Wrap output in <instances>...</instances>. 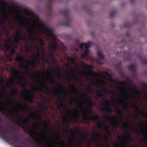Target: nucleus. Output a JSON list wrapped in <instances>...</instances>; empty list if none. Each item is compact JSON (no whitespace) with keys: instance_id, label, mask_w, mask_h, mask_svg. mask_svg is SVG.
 <instances>
[{"instance_id":"obj_1","label":"nucleus","mask_w":147,"mask_h":147,"mask_svg":"<svg viewBox=\"0 0 147 147\" xmlns=\"http://www.w3.org/2000/svg\"><path fill=\"white\" fill-rule=\"evenodd\" d=\"M85 63L83 61V78L86 76V78H88L89 80H91L94 79L95 78H97L99 76V75L96 73L94 72L91 70L94 68V66L92 65H87L86 66V67L88 69V71L86 74L85 75L84 72V68L85 67ZM85 81L83 79V123H84L85 120L84 117V83Z\"/></svg>"},{"instance_id":"obj_2","label":"nucleus","mask_w":147,"mask_h":147,"mask_svg":"<svg viewBox=\"0 0 147 147\" xmlns=\"http://www.w3.org/2000/svg\"><path fill=\"white\" fill-rule=\"evenodd\" d=\"M39 28L43 32L44 34H46L50 38H54V40L51 41L52 44L50 45V49L54 51L57 50L58 49V46L56 38H55V35L53 33V30L43 25L40 26L39 27Z\"/></svg>"},{"instance_id":"obj_3","label":"nucleus","mask_w":147,"mask_h":147,"mask_svg":"<svg viewBox=\"0 0 147 147\" xmlns=\"http://www.w3.org/2000/svg\"><path fill=\"white\" fill-rule=\"evenodd\" d=\"M43 88L47 89L49 92L52 93L54 96H59L60 97H61V96L59 95V94L67 93L66 91L63 90H59L57 91H55L52 89L48 88L46 84H44L43 87L40 86H37L34 87H33V88L35 90V91L42 92H43L44 91Z\"/></svg>"},{"instance_id":"obj_4","label":"nucleus","mask_w":147,"mask_h":147,"mask_svg":"<svg viewBox=\"0 0 147 147\" xmlns=\"http://www.w3.org/2000/svg\"><path fill=\"white\" fill-rule=\"evenodd\" d=\"M103 106L106 107L102 109L101 113L102 114H103L104 116L106 117V119L108 121L110 122L111 121L110 117L105 114L106 112L110 113L112 112L111 109L109 106L110 102L109 100H106L105 98H103Z\"/></svg>"},{"instance_id":"obj_5","label":"nucleus","mask_w":147,"mask_h":147,"mask_svg":"<svg viewBox=\"0 0 147 147\" xmlns=\"http://www.w3.org/2000/svg\"><path fill=\"white\" fill-rule=\"evenodd\" d=\"M33 57L34 60L32 61L30 60H28L25 59L22 55L18 56L15 60L17 62L21 63H22L23 61L26 62H30L33 68H35L38 65V63L36 62V60L39 58V55H37L35 56H33Z\"/></svg>"},{"instance_id":"obj_6","label":"nucleus","mask_w":147,"mask_h":147,"mask_svg":"<svg viewBox=\"0 0 147 147\" xmlns=\"http://www.w3.org/2000/svg\"><path fill=\"white\" fill-rule=\"evenodd\" d=\"M68 116H72L75 118H78L79 116V111L77 109H75L74 111H67L66 115L63 117L62 119L64 122L68 125L69 123L68 118Z\"/></svg>"},{"instance_id":"obj_7","label":"nucleus","mask_w":147,"mask_h":147,"mask_svg":"<svg viewBox=\"0 0 147 147\" xmlns=\"http://www.w3.org/2000/svg\"><path fill=\"white\" fill-rule=\"evenodd\" d=\"M93 44V43L91 42H88V43L83 42V47H85V50H83V59L86 58L87 60L92 61L93 60V57L89 54V51L88 49L89 47Z\"/></svg>"},{"instance_id":"obj_8","label":"nucleus","mask_w":147,"mask_h":147,"mask_svg":"<svg viewBox=\"0 0 147 147\" xmlns=\"http://www.w3.org/2000/svg\"><path fill=\"white\" fill-rule=\"evenodd\" d=\"M60 12L64 16L65 21L63 24L66 27L70 26L71 22V19L69 16V11L68 9L60 10Z\"/></svg>"},{"instance_id":"obj_9","label":"nucleus","mask_w":147,"mask_h":147,"mask_svg":"<svg viewBox=\"0 0 147 147\" xmlns=\"http://www.w3.org/2000/svg\"><path fill=\"white\" fill-rule=\"evenodd\" d=\"M100 91H98L96 93L97 96L98 97H101L104 96L103 93H102L101 92H103L105 93L108 94H112L114 95H116V93L113 91H109L106 89L104 88L101 87V88L100 90Z\"/></svg>"},{"instance_id":"obj_10","label":"nucleus","mask_w":147,"mask_h":147,"mask_svg":"<svg viewBox=\"0 0 147 147\" xmlns=\"http://www.w3.org/2000/svg\"><path fill=\"white\" fill-rule=\"evenodd\" d=\"M16 34H17V36L15 38V41L17 43H18L20 40H24L26 38V35L22 36L21 35L20 32L18 31H17L16 32Z\"/></svg>"},{"instance_id":"obj_11","label":"nucleus","mask_w":147,"mask_h":147,"mask_svg":"<svg viewBox=\"0 0 147 147\" xmlns=\"http://www.w3.org/2000/svg\"><path fill=\"white\" fill-rule=\"evenodd\" d=\"M21 77L23 78L22 80H19L16 82V84L18 85H20L22 87L25 88L27 86L26 84V80L25 79L23 76H21Z\"/></svg>"},{"instance_id":"obj_12","label":"nucleus","mask_w":147,"mask_h":147,"mask_svg":"<svg viewBox=\"0 0 147 147\" xmlns=\"http://www.w3.org/2000/svg\"><path fill=\"white\" fill-rule=\"evenodd\" d=\"M97 55H98L99 57L96 58V60L98 63L100 64L101 63V61H103L104 60V57L102 52L100 51H98Z\"/></svg>"},{"instance_id":"obj_13","label":"nucleus","mask_w":147,"mask_h":147,"mask_svg":"<svg viewBox=\"0 0 147 147\" xmlns=\"http://www.w3.org/2000/svg\"><path fill=\"white\" fill-rule=\"evenodd\" d=\"M30 93L31 94V96H30L29 94H28L27 98L24 97V98L25 100H28L29 102L32 103L34 102V93L33 91H31L30 92Z\"/></svg>"},{"instance_id":"obj_14","label":"nucleus","mask_w":147,"mask_h":147,"mask_svg":"<svg viewBox=\"0 0 147 147\" xmlns=\"http://www.w3.org/2000/svg\"><path fill=\"white\" fill-rule=\"evenodd\" d=\"M87 118L88 120L92 117V115L94 114V112L92 109H88L86 110Z\"/></svg>"},{"instance_id":"obj_15","label":"nucleus","mask_w":147,"mask_h":147,"mask_svg":"<svg viewBox=\"0 0 147 147\" xmlns=\"http://www.w3.org/2000/svg\"><path fill=\"white\" fill-rule=\"evenodd\" d=\"M99 116L97 114L93 115L92 117L89 120H91L93 121H95L96 120H98V123L100 124H103L104 122L103 121H99Z\"/></svg>"},{"instance_id":"obj_16","label":"nucleus","mask_w":147,"mask_h":147,"mask_svg":"<svg viewBox=\"0 0 147 147\" xmlns=\"http://www.w3.org/2000/svg\"><path fill=\"white\" fill-rule=\"evenodd\" d=\"M109 126H107V128L105 129V131L108 133V134L107 135L105 136L103 138V139L105 142L106 144L107 145V147H110V145L109 144L108 142V136H110L111 135L110 134L109 132V130L108 129Z\"/></svg>"},{"instance_id":"obj_17","label":"nucleus","mask_w":147,"mask_h":147,"mask_svg":"<svg viewBox=\"0 0 147 147\" xmlns=\"http://www.w3.org/2000/svg\"><path fill=\"white\" fill-rule=\"evenodd\" d=\"M47 72L49 73H55L56 72L58 78L60 79H61L63 78V76L61 75V73L58 70H52L51 71H48Z\"/></svg>"},{"instance_id":"obj_18","label":"nucleus","mask_w":147,"mask_h":147,"mask_svg":"<svg viewBox=\"0 0 147 147\" xmlns=\"http://www.w3.org/2000/svg\"><path fill=\"white\" fill-rule=\"evenodd\" d=\"M77 69L76 68H72L71 69V74H72V75H69L67 78V79L68 80H71V79H74L75 78H76L74 77V75L75 74V73L77 71Z\"/></svg>"},{"instance_id":"obj_19","label":"nucleus","mask_w":147,"mask_h":147,"mask_svg":"<svg viewBox=\"0 0 147 147\" xmlns=\"http://www.w3.org/2000/svg\"><path fill=\"white\" fill-rule=\"evenodd\" d=\"M7 138L11 139L12 141L16 143H17L19 141V137L15 135L11 137H7Z\"/></svg>"},{"instance_id":"obj_20","label":"nucleus","mask_w":147,"mask_h":147,"mask_svg":"<svg viewBox=\"0 0 147 147\" xmlns=\"http://www.w3.org/2000/svg\"><path fill=\"white\" fill-rule=\"evenodd\" d=\"M100 135L99 134L98 136L97 132L96 130H94L93 131L92 138L93 140H95L97 138L98 136L100 137Z\"/></svg>"},{"instance_id":"obj_21","label":"nucleus","mask_w":147,"mask_h":147,"mask_svg":"<svg viewBox=\"0 0 147 147\" xmlns=\"http://www.w3.org/2000/svg\"><path fill=\"white\" fill-rule=\"evenodd\" d=\"M69 130H70V133L71 134V138H72V139H73V142H72L71 141H70L69 142V143L71 144L72 143H73L74 144H75L76 143H75V142L74 136V133H73V131L71 129H70Z\"/></svg>"},{"instance_id":"obj_22","label":"nucleus","mask_w":147,"mask_h":147,"mask_svg":"<svg viewBox=\"0 0 147 147\" xmlns=\"http://www.w3.org/2000/svg\"><path fill=\"white\" fill-rule=\"evenodd\" d=\"M115 112L116 113L118 114L119 116L121 117V120L123 121V119L122 118L123 114L120 111L119 108H117L116 109Z\"/></svg>"},{"instance_id":"obj_23","label":"nucleus","mask_w":147,"mask_h":147,"mask_svg":"<svg viewBox=\"0 0 147 147\" xmlns=\"http://www.w3.org/2000/svg\"><path fill=\"white\" fill-rule=\"evenodd\" d=\"M125 138L129 143H130L133 140V138L132 137L130 136L128 133H126Z\"/></svg>"},{"instance_id":"obj_24","label":"nucleus","mask_w":147,"mask_h":147,"mask_svg":"<svg viewBox=\"0 0 147 147\" xmlns=\"http://www.w3.org/2000/svg\"><path fill=\"white\" fill-rule=\"evenodd\" d=\"M29 35L30 37V39L33 41H34L35 40V38L33 36V33L32 32L31 29L29 28L28 29Z\"/></svg>"},{"instance_id":"obj_25","label":"nucleus","mask_w":147,"mask_h":147,"mask_svg":"<svg viewBox=\"0 0 147 147\" xmlns=\"http://www.w3.org/2000/svg\"><path fill=\"white\" fill-rule=\"evenodd\" d=\"M80 109L81 115L83 116V92L82 91L81 93Z\"/></svg>"},{"instance_id":"obj_26","label":"nucleus","mask_w":147,"mask_h":147,"mask_svg":"<svg viewBox=\"0 0 147 147\" xmlns=\"http://www.w3.org/2000/svg\"><path fill=\"white\" fill-rule=\"evenodd\" d=\"M128 104L132 108L138 109V107L136 104L130 101Z\"/></svg>"},{"instance_id":"obj_27","label":"nucleus","mask_w":147,"mask_h":147,"mask_svg":"<svg viewBox=\"0 0 147 147\" xmlns=\"http://www.w3.org/2000/svg\"><path fill=\"white\" fill-rule=\"evenodd\" d=\"M87 89V91L88 92L91 94L93 93V92L92 88L90 84H88Z\"/></svg>"},{"instance_id":"obj_28","label":"nucleus","mask_w":147,"mask_h":147,"mask_svg":"<svg viewBox=\"0 0 147 147\" xmlns=\"http://www.w3.org/2000/svg\"><path fill=\"white\" fill-rule=\"evenodd\" d=\"M49 123L50 121L49 120H47L46 121L44 122V124L45 125V128L49 132H50V130L49 129Z\"/></svg>"},{"instance_id":"obj_29","label":"nucleus","mask_w":147,"mask_h":147,"mask_svg":"<svg viewBox=\"0 0 147 147\" xmlns=\"http://www.w3.org/2000/svg\"><path fill=\"white\" fill-rule=\"evenodd\" d=\"M19 72V71H18ZM12 74L13 75L16 76L17 78L21 77V76H20L18 74V71L15 70L13 69L12 70Z\"/></svg>"},{"instance_id":"obj_30","label":"nucleus","mask_w":147,"mask_h":147,"mask_svg":"<svg viewBox=\"0 0 147 147\" xmlns=\"http://www.w3.org/2000/svg\"><path fill=\"white\" fill-rule=\"evenodd\" d=\"M4 47L7 51H9L11 50L12 48L11 46L8 43H6L4 45Z\"/></svg>"},{"instance_id":"obj_31","label":"nucleus","mask_w":147,"mask_h":147,"mask_svg":"<svg viewBox=\"0 0 147 147\" xmlns=\"http://www.w3.org/2000/svg\"><path fill=\"white\" fill-rule=\"evenodd\" d=\"M53 0H49L47 7L50 9H51L52 7V5Z\"/></svg>"},{"instance_id":"obj_32","label":"nucleus","mask_w":147,"mask_h":147,"mask_svg":"<svg viewBox=\"0 0 147 147\" xmlns=\"http://www.w3.org/2000/svg\"><path fill=\"white\" fill-rule=\"evenodd\" d=\"M129 70L131 72H134L135 69V66L134 65H131L129 66Z\"/></svg>"},{"instance_id":"obj_33","label":"nucleus","mask_w":147,"mask_h":147,"mask_svg":"<svg viewBox=\"0 0 147 147\" xmlns=\"http://www.w3.org/2000/svg\"><path fill=\"white\" fill-rule=\"evenodd\" d=\"M25 72L26 74L32 77H34L35 76L34 75L32 74L31 71L28 70H26L25 71Z\"/></svg>"},{"instance_id":"obj_34","label":"nucleus","mask_w":147,"mask_h":147,"mask_svg":"<svg viewBox=\"0 0 147 147\" xmlns=\"http://www.w3.org/2000/svg\"><path fill=\"white\" fill-rule=\"evenodd\" d=\"M93 102L92 99L90 97H88L86 100L87 104Z\"/></svg>"},{"instance_id":"obj_35","label":"nucleus","mask_w":147,"mask_h":147,"mask_svg":"<svg viewBox=\"0 0 147 147\" xmlns=\"http://www.w3.org/2000/svg\"><path fill=\"white\" fill-rule=\"evenodd\" d=\"M29 47L31 48L32 49V47H31V45H28L27 46H26L25 47V50L26 52H30V50L29 49Z\"/></svg>"},{"instance_id":"obj_36","label":"nucleus","mask_w":147,"mask_h":147,"mask_svg":"<svg viewBox=\"0 0 147 147\" xmlns=\"http://www.w3.org/2000/svg\"><path fill=\"white\" fill-rule=\"evenodd\" d=\"M48 81L51 83H54V84H56L57 82L55 80V79L53 78H51V79H48Z\"/></svg>"},{"instance_id":"obj_37","label":"nucleus","mask_w":147,"mask_h":147,"mask_svg":"<svg viewBox=\"0 0 147 147\" xmlns=\"http://www.w3.org/2000/svg\"><path fill=\"white\" fill-rule=\"evenodd\" d=\"M89 109H92V108L94 105L93 102L87 104Z\"/></svg>"},{"instance_id":"obj_38","label":"nucleus","mask_w":147,"mask_h":147,"mask_svg":"<svg viewBox=\"0 0 147 147\" xmlns=\"http://www.w3.org/2000/svg\"><path fill=\"white\" fill-rule=\"evenodd\" d=\"M38 39L40 43V44L41 45L42 48V47L45 45L44 41L42 39H40L38 38Z\"/></svg>"},{"instance_id":"obj_39","label":"nucleus","mask_w":147,"mask_h":147,"mask_svg":"<svg viewBox=\"0 0 147 147\" xmlns=\"http://www.w3.org/2000/svg\"><path fill=\"white\" fill-rule=\"evenodd\" d=\"M58 106L60 107L61 108H64L65 105L64 104L63 101H61L60 102V104L58 105Z\"/></svg>"},{"instance_id":"obj_40","label":"nucleus","mask_w":147,"mask_h":147,"mask_svg":"<svg viewBox=\"0 0 147 147\" xmlns=\"http://www.w3.org/2000/svg\"><path fill=\"white\" fill-rule=\"evenodd\" d=\"M69 86L72 89V91H74V89L75 88V85L73 83L69 85Z\"/></svg>"},{"instance_id":"obj_41","label":"nucleus","mask_w":147,"mask_h":147,"mask_svg":"<svg viewBox=\"0 0 147 147\" xmlns=\"http://www.w3.org/2000/svg\"><path fill=\"white\" fill-rule=\"evenodd\" d=\"M5 24V20H1L0 19V25L1 26H3Z\"/></svg>"},{"instance_id":"obj_42","label":"nucleus","mask_w":147,"mask_h":147,"mask_svg":"<svg viewBox=\"0 0 147 147\" xmlns=\"http://www.w3.org/2000/svg\"><path fill=\"white\" fill-rule=\"evenodd\" d=\"M128 125V123L126 121H124L123 123H122L121 126L122 127H127Z\"/></svg>"},{"instance_id":"obj_43","label":"nucleus","mask_w":147,"mask_h":147,"mask_svg":"<svg viewBox=\"0 0 147 147\" xmlns=\"http://www.w3.org/2000/svg\"><path fill=\"white\" fill-rule=\"evenodd\" d=\"M54 56V54L52 51L51 53H50L49 54V57L51 59Z\"/></svg>"},{"instance_id":"obj_44","label":"nucleus","mask_w":147,"mask_h":147,"mask_svg":"<svg viewBox=\"0 0 147 147\" xmlns=\"http://www.w3.org/2000/svg\"><path fill=\"white\" fill-rule=\"evenodd\" d=\"M114 81L117 82L118 84L120 85H123L125 83L124 82L119 81L117 80H113Z\"/></svg>"},{"instance_id":"obj_45","label":"nucleus","mask_w":147,"mask_h":147,"mask_svg":"<svg viewBox=\"0 0 147 147\" xmlns=\"http://www.w3.org/2000/svg\"><path fill=\"white\" fill-rule=\"evenodd\" d=\"M15 50L13 48H12L11 50L10 54L11 55H13L15 53Z\"/></svg>"},{"instance_id":"obj_46","label":"nucleus","mask_w":147,"mask_h":147,"mask_svg":"<svg viewBox=\"0 0 147 147\" xmlns=\"http://www.w3.org/2000/svg\"><path fill=\"white\" fill-rule=\"evenodd\" d=\"M141 61L142 63L144 64H147V60L146 59H141Z\"/></svg>"},{"instance_id":"obj_47","label":"nucleus","mask_w":147,"mask_h":147,"mask_svg":"<svg viewBox=\"0 0 147 147\" xmlns=\"http://www.w3.org/2000/svg\"><path fill=\"white\" fill-rule=\"evenodd\" d=\"M144 138L142 140L143 142H147V134L144 135Z\"/></svg>"},{"instance_id":"obj_48","label":"nucleus","mask_w":147,"mask_h":147,"mask_svg":"<svg viewBox=\"0 0 147 147\" xmlns=\"http://www.w3.org/2000/svg\"><path fill=\"white\" fill-rule=\"evenodd\" d=\"M76 100V98L73 97H72L70 99V101L72 103H73Z\"/></svg>"},{"instance_id":"obj_49","label":"nucleus","mask_w":147,"mask_h":147,"mask_svg":"<svg viewBox=\"0 0 147 147\" xmlns=\"http://www.w3.org/2000/svg\"><path fill=\"white\" fill-rule=\"evenodd\" d=\"M22 25H23L24 26H28V27L30 26V25L29 24L26 23L25 22H24L22 23Z\"/></svg>"},{"instance_id":"obj_50","label":"nucleus","mask_w":147,"mask_h":147,"mask_svg":"<svg viewBox=\"0 0 147 147\" xmlns=\"http://www.w3.org/2000/svg\"><path fill=\"white\" fill-rule=\"evenodd\" d=\"M28 106V105L27 104H25L24 105V110H22V111H28L27 109Z\"/></svg>"},{"instance_id":"obj_51","label":"nucleus","mask_w":147,"mask_h":147,"mask_svg":"<svg viewBox=\"0 0 147 147\" xmlns=\"http://www.w3.org/2000/svg\"><path fill=\"white\" fill-rule=\"evenodd\" d=\"M40 125V124L39 123H36L34 125V126L33 128V129L34 130H35L37 129V127L38 126H39Z\"/></svg>"},{"instance_id":"obj_52","label":"nucleus","mask_w":147,"mask_h":147,"mask_svg":"<svg viewBox=\"0 0 147 147\" xmlns=\"http://www.w3.org/2000/svg\"><path fill=\"white\" fill-rule=\"evenodd\" d=\"M7 58L9 61H11L13 60V58L10 55L7 56Z\"/></svg>"},{"instance_id":"obj_53","label":"nucleus","mask_w":147,"mask_h":147,"mask_svg":"<svg viewBox=\"0 0 147 147\" xmlns=\"http://www.w3.org/2000/svg\"><path fill=\"white\" fill-rule=\"evenodd\" d=\"M18 119L20 121H25V120L21 116H18Z\"/></svg>"},{"instance_id":"obj_54","label":"nucleus","mask_w":147,"mask_h":147,"mask_svg":"<svg viewBox=\"0 0 147 147\" xmlns=\"http://www.w3.org/2000/svg\"><path fill=\"white\" fill-rule=\"evenodd\" d=\"M81 144L83 143V131L82 130L81 133Z\"/></svg>"},{"instance_id":"obj_55","label":"nucleus","mask_w":147,"mask_h":147,"mask_svg":"<svg viewBox=\"0 0 147 147\" xmlns=\"http://www.w3.org/2000/svg\"><path fill=\"white\" fill-rule=\"evenodd\" d=\"M51 59L54 63H56V62L57 60L55 56L53 57V58H52Z\"/></svg>"},{"instance_id":"obj_56","label":"nucleus","mask_w":147,"mask_h":147,"mask_svg":"<svg viewBox=\"0 0 147 147\" xmlns=\"http://www.w3.org/2000/svg\"><path fill=\"white\" fill-rule=\"evenodd\" d=\"M40 106L41 107V111H44L45 110V107L43 105H41Z\"/></svg>"},{"instance_id":"obj_57","label":"nucleus","mask_w":147,"mask_h":147,"mask_svg":"<svg viewBox=\"0 0 147 147\" xmlns=\"http://www.w3.org/2000/svg\"><path fill=\"white\" fill-rule=\"evenodd\" d=\"M85 140V136L84 132V128L83 127V147H84V142Z\"/></svg>"},{"instance_id":"obj_58","label":"nucleus","mask_w":147,"mask_h":147,"mask_svg":"<svg viewBox=\"0 0 147 147\" xmlns=\"http://www.w3.org/2000/svg\"><path fill=\"white\" fill-rule=\"evenodd\" d=\"M11 82H9L7 84V88L11 89L12 87L10 86Z\"/></svg>"},{"instance_id":"obj_59","label":"nucleus","mask_w":147,"mask_h":147,"mask_svg":"<svg viewBox=\"0 0 147 147\" xmlns=\"http://www.w3.org/2000/svg\"><path fill=\"white\" fill-rule=\"evenodd\" d=\"M11 38H9L7 39V42L6 43H8L9 44V43L11 42Z\"/></svg>"},{"instance_id":"obj_60","label":"nucleus","mask_w":147,"mask_h":147,"mask_svg":"<svg viewBox=\"0 0 147 147\" xmlns=\"http://www.w3.org/2000/svg\"><path fill=\"white\" fill-rule=\"evenodd\" d=\"M115 11H112L111 13V14H110V16H111V17H113L115 15Z\"/></svg>"},{"instance_id":"obj_61","label":"nucleus","mask_w":147,"mask_h":147,"mask_svg":"<svg viewBox=\"0 0 147 147\" xmlns=\"http://www.w3.org/2000/svg\"><path fill=\"white\" fill-rule=\"evenodd\" d=\"M125 26L126 27H129L130 26V24L128 23H127L125 24Z\"/></svg>"},{"instance_id":"obj_62","label":"nucleus","mask_w":147,"mask_h":147,"mask_svg":"<svg viewBox=\"0 0 147 147\" xmlns=\"http://www.w3.org/2000/svg\"><path fill=\"white\" fill-rule=\"evenodd\" d=\"M143 86L146 88H147V83H146L143 82L142 84Z\"/></svg>"},{"instance_id":"obj_63","label":"nucleus","mask_w":147,"mask_h":147,"mask_svg":"<svg viewBox=\"0 0 147 147\" xmlns=\"http://www.w3.org/2000/svg\"><path fill=\"white\" fill-rule=\"evenodd\" d=\"M116 87L118 89L121 90L123 88L122 87V86H119V85H117Z\"/></svg>"},{"instance_id":"obj_64","label":"nucleus","mask_w":147,"mask_h":147,"mask_svg":"<svg viewBox=\"0 0 147 147\" xmlns=\"http://www.w3.org/2000/svg\"><path fill=\"white\" fill-rule=\"evenodd\" d=\"M65 65L66 67L67 68H69L70 67V66L67 63H65Z\"/></svg>"}]
</instances>
